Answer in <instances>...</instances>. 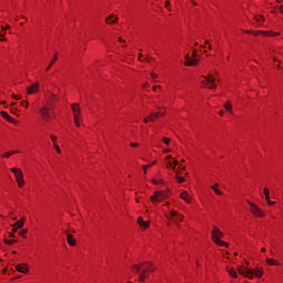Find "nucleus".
<instances>
[{
	"label": "nucleus",
	"mask_w": 283,
	"mask_h": 283,
	"mask_svg": "<svg viewBox=\"0 0 283 283\" xmlns=\"http://www.w3.org/2000/svg\"><path fill=\"white\" fill-rule=\"evenodd\" d=\"M248 34H253L254 36H258L261 34V36H280V32L274 31H247Z\"/></svg>",
	"instance_id": "f8f14e48"
},
{
	"label": "nucleus",
	"mask_w": 283,
	"mask_h": 283,
	"mask_svg": "<svg viewBox=\"0 0 283 283\" xmlns=\"http://www.w3.org/2000/svg\"><path fill=\"white\" fill-rule=\"evenodd\" d=\"M56 61H59V54L55 53L52 57V60L50 61L49 65L50 67H52L54 65V63H56Z\"/></svg>",
	"instance_id": "c85d7f7f"
},
{
	"label": "nucleus",
	"mask_w": 283,
	"mask_h": 283,
	"mask_svg": "<svg viewBox=\"0 0 283 283\" xmlns=\"http://www.w3.org/2000/svg\"><path fill=\"white\" fill-rule=\"evenodd\" d=\"M150 78H153V81H156V78H158V74H156V73H150Z\"/></svg>",
	"instance_id": "a19ab883"
},
{
	"label": "nucleus",
	"mask_w": 283,
	"mask_h": 283,
	"mask_svg": "<svg viewBox=\"0 0 283 283\" xmlns=\"http://www.w3.org/2000/svg\"><path fill=\"white\" fill-rule=\"evenodd\" d=\"M0 36H6V32L4 31H2L1 33H0Z\"/></svg>",
	"instance_id": "6e6d98bb"
},
{
	"label": "nucleus",
	"mask_w": 283,
	"mask_h": 283,
	"mask_svg": "<svg viewBox=\"0 0 283 283\" xmlns=\"http://www.w3.org/2000/svg\"><path fill=\"white\" fill-rule=\"evenodd\" d=\"M11 112L17 115V112H19V109H17V107H11Z\"/></svg>",
	"instance_id": "49530a36"
},
{
	"label": "nucleus",
	"mask_w": 283,
	"mask_h": 283,
	"mask_svg": "<svg viewBox=\"0 0 283 283\" xmlns=\"http://www.w3.org/2000/svg\"><path fill=\"white\" fill-rule=\"evenodd\" d=\"M262 275H264V271L260 268L250 269L247 271V277L249 280H253V277H258L260 280V277H262Z\"/></svg>",
	"instance_id": "9b49d317"
},
{
	"label": "nucleus",
	"mask_w": 283,
	"mask_h": 283,
	"mask_svg": "<svg viewBox=\"0 0 283 283\" xmlns=\"http://www.w3.org/2000/svg\"><path fill=\"white\" fill-rule=\"evenodd\" d=\"M14 154H19V150L7 151L1 155V158H10L11 156H14Z\"/></svg>",
	"instance_id": "393cba45"
},
{
	"label": "nucleus",
	"mask_w": 283,
	"mask_h": 283,
	"mask_svg": "<svg viewBox=\"0 0 283 283\" xmlns=\"http://www.w3.org/2000/svg\"><path fill=\"white\" fill-rule=\"evenodd\" d=\"M180 198H181V200H185V202H187V205H190V202H191V195H189V192L182 191L180 193Z\"/></svg>",
	"instance_id": "6ab92c4d"
},
{
	"label": "nucleus",
	"mask_w": 283,
	"mask_h": 283,
	"mask_svg": "<svg viewBox=\"0 0 283 283\" xmlns=\"http://www.w3.org/2000/svg\"><path fill=\"white\" fill-rule=\"evenodd\" d=\"M247 271H249V270H247V268H244V266H240L238 269L239 274L240 275H245V277H247Z\"/></svg>",
	"instance_id": "473e14b6"
},
{
	"label": "nucleus",
	"mask_w": 283,
	"mask_h": 283,
	"mask_svg": "<svg viewBox=\"0 0 283 283\" xmlns=\"http://www.w3.org/2000/svg\"><path fill=\"white\" fill-rule=\"evenodd\" d=\"M1 105H8V102L7 101H2Z\"/></svg>",
	"instance_id": "864d4df0"
},
{
	"label": "nucleus",
	"mask_w": 283,
	"mask_h": 283,
	"mask_svg": "<svg viewBox=\"0 0 283 283\" xmlns=\"http://www.w3.org/2000/svg\"><path fill=\"white\" fill-rule=\"evenodd\" d=\"M170 6H171V2H169V0H167L166 3H165V8H166L167 10H170V9H169Z\"/></svg>",
	"instance_id": "79ce46f5"
},
{
	"label": "nucleus",
	"mask_w": 283,
	"mask_h": 283,
	"mask_svg": "<svg viewBox=\"0 0 283 283\" xmlns=\"http://www.w3.org/2000/svg\"><path fill=\"white\" fill-rule=\"evenodd\" d=\"M19 235H21V238H28V230L23 229L19 232Z\"/></svg>",
	"instance_id": "c9c22d12"
},
{
	"label": "nucleus",
	"mask_w": 283,
	"mask_h": 283,
	"mask_svg": "<svg viewBox=\"0 0 283 283\" xmlns=\"http://www.w3.org/2000/svg\"><path fill=\"white\" fill-rule=\"evenodd\" d=\"M169 205H170L169 201H166L164 207H169Z\"/></svg>",
	"instance_id": "603ef678"
},
{
	"label": "nucleus",
	"mask_w": 283,
	"mask_h": 283,
	"mask_svg": "<svg viewBox=\"0 0 283 283\" xmlns=\"http://www.w3.org/2000/svg\"><path fill=\"white\" fill-rule=\"evenodd\" d=\"M169 196H171V190L167 188L166 190L155 191L154 195L149 197V200L155 205V207H158V205H160V202H165Z\"/></svg>",
	"instance_id": "f03ea898"
},
{
	"label": "nucleus",
	"mask_w": 283,
	"mask_h": 283,
	"mask_svg": "<svg viewBox=\"0 0 283 283\" xmlns=\"http://www.w3.org/2000/svg\"><path fill=\"white\" fill-rule=\"evenodd\" d=\"M219 116H221V117L224 116V111H222V109L219 111Z\"/></svg>",
	"instance_id": "de8ad7c7"
},
{
	"label": "nucleus",
	"mask_w": 283,
	"mask_h": 283,
	"mask_svg": "<svg viewBox=\"0 0 283 283\" xmlns=\"http://www.w3.org/2000/svg\"><path fill=\"white\" fill-rule=\"evenodd\" d=\"M148 86H149V84H145V85H144V88H147Z\"/></svg>",
	"instance_id": "680f3d73"
},
{
	"label": "nucleus",
	"mask_w": 283,
	"mask_h": 283,
	"mask_svg": "<svg viewBox=\"0 0 283 283\" xmlns=\"http://www.w3.org/2000/svg\"><path fill=\"white\" fill-rule=\"evenodd\" d=\"M10 171L13 172L18 187H20V189H22V187H25V179L23 178V170H21L20 168L13 167L10 169Z\"/></svg>",
	"instance_id": "0eeeda50"
},
{
	"label": "nucleus",
	"mask_w": 283,
	"mask_h": 283,
	"mask_svg": "<svg viewBox=\"0 0 283 283\" xmlns=\"http://www.w3.org/2000/svg\"><path fill=\"white\" fill-rule=\"evenodd\" d=\"M0 116H2L4 120H8V123H14V118H12L6 111L0 112Z\"/></svg>",
	"instance_id": "412c9836"
},
{
	"label": "nucleus",
	"mask_w": 283,
	"mask_h": 283,
	"mask_svg": "<svg viewBox=\"0 0 283 283\" xmlns=\"http://www.w3.org/2000/svg\"><path fill=\"white\" fill-rule=\"evenodd\" d=\"M52 114H54V111L48 106H42L40 108V115L43 120H52Z\"/></svg>",
	"instance_id": "9d476101"
},
{
	"label": "nucleus",
	"mask_w": 283,
	"mask_h": 283,
	"mask_svg": "<svg viewBox=\"0 0 283 283\" xmlns=\"http://www.w3.org/2000/svg\"><path fill=\"white\" fill-rule=\"evenodd\" d=\"M14 105H17V103H15V102H12V103H11V107H14Z\"/></svg>",
	"instance_id": "4d7b16f0"
},
{
	"label": "nucleus",
	"mask_w": 283,
	"mask_h": 283,
	"mask_svg": "<svg viewBox=\"0 0 283 283\" xmlns=\"http://www.w3.org/2000/svg\"><path fill=\"white\" fill-rule=\"evenodd\" d=\"M163 143H164L165 145H169V143H171V139L168 138V137H164V138H163Z\"/></svg>",
	"instance_id": "4c0bfd02"
},
{
	"label": "nucleus",
	"mask_w": 283,
	"mask_h": 283,
	"mask_svg": "<svg viewBox=\"0 0 283 283\" xmlns=\"http://www.w3.org/2000/svg\"><path fill=\"white\" fill-rule=\"evenodd\" d=\"M10 238H14V233H11V234H10Z\"/></svg>",
	"instance_id": "69168bd1"
},
{
	"label": "nucleus",
	"mask_w": 283,
	"mask_h": 283,
	"mask_svg": "<svg viewBox=\"0 0 283 283\" xmlns=\"http://www.w3.org/2000/svg\"><path fill=\"white\" fill-rule=\"evenodd\" d=\"M208 48H209V50H211L212 49L211 44H208Z\"/></svg>",
	"instance_id": "338daca9"
},
{
	"label": "nucleus",
	"mask_w": 283,
	"mask_h": 283,
	"mask_svg": "<svg viewBox=\"0 0 283 283\" xmlns=\"http://www.w3.org/2000/svg\"><path fill=\"white\" fill-rule=\"evenodd\" d=\"M211 188L214 191V193H217V196H222V190H220L219 184H214Z\"/></svg>",
	"instance_id": "a878e982"
},
{
	"label": "nucleus",
	"mask_w": 283,
	"mask_h": 283,
	"mask_svg": "<svg viewBox=\"0 0 283 283\" xmlns=\"http://www.w3.org/2000/svg\"><path fill=\"white\" fill-rule=\"evenodd\" d=\"M3 242L9 247H12V244H17V240H12V239H3Z\"/></svg>",
	"instance_id": "c756f323"
},
{
	"label": "nucleus",
	"mask_w": 283,
	"mask_h": 283,
	"mask_svg": "<svg viewBox=\"0 0 283 283\" xmlns=\"http://www.w3.org/2000/svg\"><path fill=\"white\" fill-rule=\"evenodd\" d=\"M137 224L139 226L140 229L146 231V229H149L151 222L150 221H145L143 217H138L137 219Z\"/></svg>",
	"instance_id": "2eb2a0df"
},
{
	"label": "nucleus",
	"mask_w": 283,
	"mask_h": 283,
	"mask_svg": "<svg viewBox=\"0 0 283 283\" xmlns=\"http://www.w3.org/2000/svg\"><path fill=\"white\" fill-rule=\"evenodd\" d=\"M151 182L153 185H165V180L163 179H153Z\"/></svg>",
	"instance_id": "f704fd0d"
},
{
	"label": "nucleus",
	"mask_w": 283,
	"mask_h": 283,
	"mask_svg": "<svg viewBox=\"0 0 283 283\" xmlns=\"http://www.w3.org/2000/svg\"><path fill=\"white\" fill-rule=\"evenodd\" d=\"M185 59H186V62H185L186 67H192L193 65H198V60L190 59L189 54H186Z\"/></svg>",
	"instance_id": "dca6fc26"
},
{
	"label": "nucleus",
	"mask_w": 283,
	"mask_h": 283,
	"mask_svg": "<svg viewBox=\"0 0 283 283\" xmlns=\"http://www.w3.org/2000/svg\"><path fill=\"white\" fill-rule=\"evenodd\" d=\"M176 181L178 182V185H182V182H185V177L179 176L178 174L175 176Z\"/></svg>",
	"instance_id": "7c9ffc66"
},
{
	"label": "nucleus",
	"mask_w": 283,
	"mask_h": 283,
	"mask_svg": "<svg viewBox=\"0 0 283 283\" xmlns=\"http://www.w3.org/2000/svg\"><path fill=\"white\" fill-rule=\"evenodd\" d=\"M201 87H206V90H216V77H213V75H203L201 77Z\"/></svg>",
	"instance_id": "6e6552de"
},
{
	"label": "nucleus",
	"mask_w": 283,
	"mask_h": 283,
	"mask_svg": "<svg viewBox=\"0 0 283 283\" xmlns=\"http://www.w3.org/2000/svg\"><path fill=\"white\" fill-rule=\"evenodd\" d=\"M165 218L168 220V227H171L172 222H182L185 220V216L176 210H168L165 212Z\"/></svg>",
	"instance_id": "20e7f679"
},
{
	"label": "nucleus",
	"mask_w": 283,
	"mask_h": 283,
	"mask_svg": "<svg viewBox=\"0 0 283 283\" xmlns=\"http://www.w3.org/2000/svg\"><path fill=\"white\" fill-rule=\"evenodd\" d=\"M23 224H25V219L21 218L15 223H13V231H17V229H23Z\"/></svg>",
	"instance_id": "aec40b11"
},
{
	"label": "nucleus",
	"mask_w": 283,
	"mask_h": 283,
	"mask_svg": "<svg viewBox=\"0 0 283 283\" xmlns=\"http://www.w3.org/2000/svg\"><path fill=\"white\" fill-rule=\"evenodd\" d=\"M166 160H171V155H168V156L166 157Z\"/></svg>",
	"instance_id": "5fc2aeb1"
},
{
	"label": "nucleus",
	"mask_w": 283,
	"mask_h": 283,
	"mask_svg": "<svg viewBox=\"0 0 283 283\" xmlns=\"http://www.w3.org/2000/svg\"><path fill=\"white\" fill-rule=\"evenodd\" d=\"M263 193H264V196H265V200H266L269 207H273V206L275 205V202H274V201H271L269 188H264V189H263Z\"/></svg>",
	"instance_id": "a211bd4d"
},
{
	"label": "nucleus",
	"mask_w": 283,
	"mask_h": 283,
	"mask_svg": "<svg viewBox=\"0 0 283 283\" xmlns=\"http://www.w3.org/2000/svg\"><path fill=\"white\" fill-rule=\"evenodd\" d=\"M167 114V108L160 107L158 108V112L151 113L149 116H146L144 118V123H156L158 118H163Z\"/></svg>",
	"instance_id": "423d86ee"
},
{
	"label": "nucleus",
	"mask_w": 283,
	"mask_h": 283,
	"mask_svg": "<svg viewBox=\"0 0 283 283\" xmlns=\"http://www.w3.org/2000/svg\"><path fill=\"white\" fill-rule=\"evenodd\" d=\"M12 98H15V101H21V96H18L17 94H12Z\"/></svg>",
	"instance_id": "a18cd8bd"
},
{
	"label": "nucleus",
	"mask_w": 283,
	"mask_h": 283,
	"mask_svg": "<svg viewBox=\"0 0 283 283\" xmlns=\"http://www.w3.org/2000/svg\"><path fill=\"white\" fill-rule=\"evenodd\" d=\"M167 169H174V164L171 161H168L166 164Z\"/></svg>",
	"instance_id": "ea45409f"
},
{
	"label": "nucleus",
	"mask_w": 283,
	"mask_h": 283,
	"mask_svg": "<svg viewBox=\"0 0 283 283\" xmlns=\"http://www.w3.org/2000/svg\"><path fill=\"white\" fill-rule=\"evenodd\" d=\"M223 107L226 112H229V114H233V105H231V102H226Z\"/></svg>",
	"instance_id": "b1692460"
},
{
	"label": "nucleus",
	"mask_w": 283,
	"mask_h": 283,
	"mask_svg": "<svg viewBox=\"0 0 283 283\" xmlns=\"http://www.w3.org/2000/svg\"><path fill=\"white\" fill-rule=\"evenodd\" d=\"M228 273H229V275H231V277H234V279L238 277V272H235V269H232V268L229 269Z\"/></svg>",
	"instance_id": "2f4dec72"
},
{
	"label": "nucleus",
	"mask_w": 283,
	"mask_h": 283,
	"mask_svg": "<svg viewBox=\"0 0 283 283\" xmlns=\"http://www.w3.org/2000/svg\"><path fill=\"white\" fill-rule=\"evenodd\" d=\"M262 253H266V248H261Z\"/></svg>",
	"instance_id": "09e8293b"
},
{
	"label": "nucleus",
	"mask_w": 283,
	"mask_h": 283,
	"mask_svg": "<svg viewBox=\"0 0 283 283\" xmlns=\"http://www.w3.org/2000/svg\"><path fill=\"white\" fill-rule=\"evenodd\" d=\"M71 109L73 112V120L75 127H81V123H83V116H81V105L72 104Z\"/></svg>",
	"instance_id": "39448f33"
},
{
	"label": "nucleus",
	"mask_w": 283,
	"mask_h": 283,
	"mask_svg": "<svg viewBox=\"0 0 283 283\" xmlns=\"http://www.w3.org/2000/svg\"><path fill=\"white\" fill-rule=\"evenodd\" d=\"M169 151H171V150H170V149H166V150H165V154H169Z\"/></svg>",
	"instance_id": "052dcab7"
},
{
	"label": "nucleus",
	"mask_w": 283,
	"mask_h": 283,
	"mask_svg": "<svg viewBox=\"0 0 283 283\" xmlns=\"http://www.w3.org/2000/svg\"><path fill=\"white\" fill-rule=\"evenodd\" d=\"M130 147H134V148H136V147H140V144H138V143H130Z\"/></svg>",
	"instance_id": "37998d69"
},
{
	"label": "nucleus",
	"mask_w": 283,
	"mask_h": 283,
	"mask_svg": "<svg viewBox=\"0 0 283 283\" xmlns=\"http://www.w3.org/2000/svg\"><path fill=\"white\" fill-rule=\"evenodd\" d=\"M279 10H280L281 14H283V6H281V7L279 8Z\"/></svg>",
	"instance_id": "8fccbe9b"
},
{
	"label": "nucleus",
	"mask_w": 283,
	"mask_h": 283,
	"mask_svg": "<svg viewBox=\"0 0 283 283\" xmlns=\"http://www.w3.org/2000/svg\"><path fill=\"white\" fill-rule=\"evenodd\" d=\"M154 165H156V161H153L148 165H144L143 166L144 174H147V170L150 169V167H154Z\"/></svg>",
	"instance_id": "cd10ccee"
},
{
	"label": "nucleus",
	"mask_w": 283,
	"mask_h": 283,
	"mask_svg": "<svg viewBox=\"0 0 283 283\" xmlns=\"http://www.w3.org/2000/svg\"><path fill=\"white\" fill-rule=\"evenodd\" d=\"M15 271H18V273L28 274L30 273V266L28 265V263H20L15 266Z\"/></svg>",
	"instance_id": "4468645a"
},
{
	"label": "nucleus",
	"mask_w": 283,
	"mask_h": 283,
	"mask_svg": "<svg viewBox=\"0 0 283 283\" xmlns=\"http://www.w3.org/2000/svg\"><path fill=\"white\" fill-rule=\"evenodd\" d=\"M230 59H231V55H228L227 61H230Z\"/></svg>",
	"instance_id": "0e129e2a"
},
{
	"label": "nucleus",
	"mask_w": 283,
	"mask_h": 283,
	"mask_svg": "<svg viewBox=\"0 0 283 283\" xmlns=\"http://www.w3.org/2000/svg\"><path fill=\"white\" fill-rule=\"evenodd\" d=\"M176 167H178V160H174V163H172V169H176Z\"/></svg>",
	"instance_id": "c03bdc74"
},
{
	"label": "nucleus",
	"mask_w": 283,
	"mask_h": 283,
	"mask_svg": "<svg viewBox=\"0 0 283 283\" xmlns=\"http://www.w3.org/2000/svg\"><path fill=\"white\" fill-rule=\"evenodd\" d=\"M114 14H109L107 18H106V23H115L116 22V19H114Z\"/></svg>",
	"instance_id": "72a5a7b5"
},
{
	"label": "nucleus",
	"mask_w": 283,
	"mask_h": 283,
	"mask_svg": "<svg viewBox=\"0 0 283 283\" xmlns=\"http://www.w3.org/2000/svg\"><path fill=\"white\" fill-rule=\"evenodd\" d=\"M12 254H13V255H17V251H12Z\"/></svg>",
	"instance_id": "774afa93"
},
{
	"label": "nucleus",
	"mask_w": 283,
	"mask_h": 283,
	"mask_svg": "<svg viewBox=\"0 0 283 283\" xmlns=\"http://www.w3.org/2000/svg\"><path fill=\"white\" fill-rule=\"evenodd\" d=\"M211 238L212 242H214L217 247H223L224 249L229 247V243L222 241V238H224V233L220 231V228H218V226L212 227Z\"/></svg>",
	"instance_id": "7ed1b4c3"
},
{
	"label": "nucleus",
	"mask_w": 283,
	"mask_h": 283,
	"mask_svg": "<svg viewBox=\"0 0 283 283\" xmlns=\"http://www.w3.org/2000/svg\"><path fill=\"white\" fill-rule=\"evenodd\" d=\"M66 241H67V244H70V247H76V239H74V235L67 234Z\"/></svg>",
	"instance_id": "4be33fe9"
},
{
	"label": "nucleus",
	"mask_w": 283,
	"mask_h": 283,
	"mask_svg": "<svg viewBox=\"0 0 283 283\" xmlns=\"http://www.w3.org/2000/svg\"><path fill=\"white\" fill-rule=\"evenodd\" d=\"M29 105H30V103L25 99L21 102V106L25 107V109H28Z\"/></svg>",
	"instance_id": "e433bc0d"
},
{
	"label": "nucleus",
	"mask_w": 283,
	"mask_h": 283,
	"mask_svg": "<svg viewBox=\"0 0 283 283\" xmlns=\"http://www.w3.org/2000/svg\"><path fill=\"white\" fill-rule=\"evenodd\" d=\"M118 42H119V43H123V38H118Z\"/></svg>",
	"instance_id": "13d9d810"
},
{
	"label": "nucleus",
	"mask_w": 283,
	"mask_h": 283,
	"mask_svg": "<svg viewBox=\"0 0 283 283\" xmlns=\"http://www.w3.org/2000/svg\"><path fill=\"white\" fill-rule=\"evenodd\" d=\"M133 273H139L138 282H145L151 273H154V265L151 262H144L132 266Z\"/></svg>",
	"instance_id": "f257e3e1"
},
{
	"label": "nucleus",
	"mask_w": 283,
	"mask_h": 283,
	"mask_svg": "<svg viewBox=\"0 0 283 283\" xmlns=\"http://www.w3.org/2000/svg\"><path fill=\"white\" fill-rule=\"evenodd\" d=\"M254 21H256V23L262 25V23H264V15H262V14L254 15Z\"/></svg>",
	"instance_id": "bb28decb"
},
{
	"label": "nucleus",
	"mask_w": 283,
	"mask_h": 283,
	"mask_svg": "<svg viewBox=\"0 0 283 283\" xmlns=\"http://www.w3.org/2000/svg\"><path fill=\"white\" fill-rule=\"evenodd\" d=\"M49 70H52V66H50V64H49L48 67L45 69V72H48Z\"/></svg>",
	"instance_id": "3c124183"
},
{
	"label": "nucleus",
	"mask_w": 283,
	"mask_h": 283,
	"mask_svg": "<svg viewBox=\"0 0 283 283\" xmlns=\"http://www.w3.org/2000/svg\"><path fill=\"white\" fill-rule=\"evenodd\" d=\"M138 61H147V59L143 55V53H139Z\"/></svg>",
	"instance_id": "58836bf2"
},
{
	"label": "nucleus",
	"mask_w": 283,
	"mask_h": 283,
	"mask_svg": "<svg viewBox=\"0 0 283 283\" xmlns=\"http://www.w3.org/2000/svg\"><path fill=\"white\" fill-rule=\"evenodd\" d=\"M40 84L35 82L27 87V94L32 95L39 93Z\"/></svg>",
	"instance_id": "ddd939ff"
},
{
	"label": "nucleus",
	"mask_w": 283,
	"mask_h": 283,
	"mask_svg": "<svg viewBox=\"0 0 283 283\" xmlns=\"http://www.w3.org/2000/svg\"><path fill=\"white\" fill-rule=\"evenodd\" d=\"M247 202L250 206V213H252L254 218H264L265 213L263 210H261L260 207H258V205L251 201H247Z\"/></svg>",
	"instance_id": "1a4fd4ad"
},
{
	"label": "nucleus",
	"mask_w": 283,
	"mask_h": 283,
	"mask_svg": "<svg viewBox=\"0 0 283 283\" xmlns=\"http://www.w3.org/2000/svg\"><path fill=\"white\" fill-rule=\"evenodd\" d=\"M265 262L269 266H280V261L275 259H266Z\"/></svg>",
	"instance_id": "5701e85b"
},
{
	"label": "nucleus",
	"mask_w": 283,
	"mask_h": 283,
	"mask_svg": "<svg viewBox=\"0 0 283 283\" xmlns=\"http://www.w3.org/2000/svg\"><path fill=\"white\" fill-rule=\"evenodd\" d=\"M276 67H277L279 70H282V65H280V64H277Z\"/></svg>",
	"instance_id": "bf43d9fd"
},
{
	"label": "nucleus",
	"mask_w": 283,
	"mask_h": 283,
	"mask_svg": "<svg viewBox=\"0 0 283 283\" xmlns=\"http://www.w3.org/2000/svg\"><path fill=\"white\" fill-rule=\"evenodd\" d=\"M50 138L52 140L56 154H61V147H59V137H56L55 135H51Z\"/></svg>",
	"instance_id": "f3484780"
},
{
	"label": "nucleus",
	"mask_w": 283,
	"mask_h": 283,
	"mask_svg": "<svg viewBox=\"0 0 283 283\" xmlns=\"http://www.w3.org/2000/svg\"><path fill=\"white\" fill-rule=\"evenodd\" d=\"M153 90H154V92H156V90H158V87L154 86Z\"/></svg>",
	"instance_id": "e2e57ef3"
}]
</instances>
